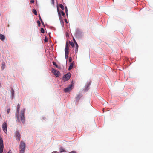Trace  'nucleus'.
I'll use <instances>...</instances> for the list:
<instances>
[{"label": "nucleus", "mask_w": 153, "mask_h": 153, "mask_svg": "<svg viewBox=\"0 0 153 153\" xmlns=\"http://www.w3.org/2000/svg\"><path fill=\"white\" fill-rule=\"evenodd\" d=\"M30 2L32 3H33L34 2V1L33 0H31L30 1Z\"/></svg>", "instance_id": "f704fd0d"}, {"label": "nucleus", "mask_w": 153, "mask_h": 153, "mask_svg": "<svg viewBox=\"0 0 153 153\" xmlns=\"http://www.w3.org/2000/svg\"><path fill=\"white\" fill-rule=\"evenodd\" d=\"M74 43H75V44L76 45V49L75 50V51H77L78 49V45L77 44V43L75 41V39H74Z\"/></svg>", "instance_id": "dca6fc26"}, {"label": "nucleus", "mask_w": 153, "mask_h": 153, "mask_svg": "<svg viewBox=\"0 0 153 153\" xmlns=\"http://www.w3.org/2000/svg\"><path fill=\"white\" fill-rule=\"evenodd\" d=\"M57 11L58 14V16L61 22V25H62V26H63L64 22L61 17L60 12L59 10L58 6H57Z\"/></svg>", "instance_id": "20e7f679"}, {"label": "nucleus", "mask_w": 153, "mask_h": 153, "mask_svg": "<svg viewBox=\"0 0 153 153\" xmlns=\"http://www.w3.org/2000/svg\"><path fill=\"white\" fill-rule=\"evenodd\" d=\"M15 136L17 137L16 139L18 141H19L20 140L21 135L18 131L16 130L15 132Z\"/></svg>", "instance_id": "0eeeda50"}, {"label": "nucleus", "mask_w": 153, "mask_h": 153, "mask_svg": "<svg viewBox=\"0 0 153 153\" xmlns=\"http://www.w3.org/2000/svg\"><path fill=\"white\" fill-rule=\"evenodd\" d=\"M65 22H66L67 23H68V22H67V20L66 19H65Z\"/></svg>", "instance_id": "4c0bfd02"}, {"label": "nucleus", "mask_w": 153, "mask_h": 153, "mask_svg": "<svg viewBox=\"0 0 153 153\" xmlns=\"http://www.w3.org/2000/svg\"><path fill=\"white\" fill-rule=\"evenodd\" d=\"M32 11L35 15H37V11L35 9H33Z\"/></svg>", "instance_id": "4be33fe9"}, {"label": "nucleus", "mask_w": 153, "mask_h": 153, "mask_svg": "<svg viewBox=\"0 0 153 153\" xmlns=\"http://www.w3.org/2000/svg\"><path fill=\"white\" fill-rule=\"evenodd\" d=\"M51 3L53 5H54V0H51Z\"/></svg>", "instance_id": "bb28decb"}, {"label": "nucleus", "mask_w": 153, "mask_h": 153, "mask_svg": "<svg viewBox=\"0 0 153 153\" xmlns=\"http://www.w3.org/2000/svg\"><path fill=\"white\" fill-rule=\"evenodd\" d=\"M73 85L72 84H71L69 86L64 88V91L65 92H67L70 91L72 88Z\"/></svg>", "instance_id": "1a4fd4ad"}, {"label": "nucleus", "mask_w": 153, "mask_h": 153, "mask_svg": "<svg viewBox=\"0 0 153 153\" xmlns=\"http://www.w3.org/2000/svg\"><path fill=\"white\" fill-rule=\"evenodd\" d=\"M37 23H38V26L39 27L40 26V22L38 20L37 21Z\"/></svg>", "instance_id": "c756f323"}, {"label": "nucleus", "mask_w": 153, "mask_h": 153, "mask_svg": "<svg viewBox=\"0 0 153 153\" xmlns=\"http://www.w3.org/2000/svg\"><path fill=\"white\" fill-rule=\"evenodd\" d=\"M25 147V142L21 141L19 145V148H20V153H24Z\"/></svg>", "instance_id": "f257e3e1"}, {"label": "nucleus", "mask_w": 153, "mask_h": 153, "mask_svg": "<svg viewBox=\"0 0 153 153\" xmlns=\"http://www.w3.org/2000/svg\"><path fill=\"white\" fill-rule=\"evenodd\" d=\"M65 13L67 15H68V9L66 6L65 7Z\"/></svg>", "instance_id": "393cba45"}, {"label": "nucleus", "mask_w": 153, "mask_h": 153, "mask_svg": "<svg viewBox=\"0 0 153 153\" xmlns=\"http://www.w3.org/2000/svg\"><path fill=\"white\" fill-rule=\"evenodd\" d=\"M61 15H62V16L64 17H65V13L63 11H61Z\"/></svg>", "instance_id": "b1692460"}, {"label": "nucleus", "mask_w": 153, "mask_h": 153, "mask_svg": "<svg viewBox=\"0 0 153 153\" xmlns=\"http://www.w3.org/2000/svg\"><path fill=\"white\" fill-rule=\"evenodd\" d=\"M70 45L71 46H72V47L74 46V44L73 42H70Z\"/></svg>", "instance_id": "cd10ccee"}, {"label": "nucleus", "mask_w": 153, "mask_h": 153, "mask_svg": "<svg viewBox=\"0 0 153 153\" xmlns=\"http://www.w3.org/2000/svg\"><path fill=\"white\" fill-rule=\"evenodd\" d=\"M4 145H0V153H3V151Z\"/></svg>", "instance_id": "4468645a"}, {"label": "nucleus", "mask_w": 153, "mask_h": 153, "mask_svg": "<svg viewBox=\"0 0 153 153\" xmlns=\"http://www.w3.org/2000/svg\"><path fill=\"white\" fill-rule=\"evenodd\" d=\"M73 63H71L70 65V66L68 68V70H71L73 68Z\"/></svg>", "instance_id": "a211bd4d"}, {"label": "nucleus", "mask_w": 153, "mask_h": 153, "mask_svg": "<svg viewBox=\"0 0 153 153\" xmlns=\"http://www.w3.org/2000/svg\"><path fill=\"white\" fill-rule=\"evenodd\" d=\"M82 97V95L81 94H79L76 97V100L77 101H78Z\"/></svg>", "instance_id": "ddd939ff"}, {"label": "nucleus", "mask_w": 153, "mask_h": 153, "mask_svg": "<svg viewBox=\"0 0 153 153\" xmlns=\"http://www.w3.org/2000/svg\"><path fill=\"white\" fill-rule=\"evenodd\" d=\"M81 32L79 31H77L76 33V34H79V33H81Z\"/></svg>", "instance_id": "72a5a7b5"}, {"label": "nucleus", "mask_w": 153, "mask_h": 153, "mask_svg": "<svg viewBox=\"0 0 153 153\" xmlns=\"http://www.w3.org/2000/svg\"><path fill=\"white\" fill-rule=\"evenodd\" d=\"M11 93L12 99H13L14 95V91L12 88L11 89Z\"/></svg>", "instance_id": "f8f14e48"}, {"label": "nucleus", "mask_w": 153, "mask_h": 153, "mask_svg": "<svg viewBox=\"0 0 153 153\" xmlns=\"http://www.w3.org/2000/svg\"><path fill=\"white\" fill-rule=\"evenodd\" d=\"M7 123L6 122L4 123L2 125V128L3 131L4 132L6 133L7 132Z\"/></svg>", "instance_id": "6e6552de"}, {"label": "nucleus", "mask_w": 153, "mask_h": 153, "mask_svg": "<svg viewBox=\"0 0 153 153\" xmlns=\"http://www.w3.org/2000/svg\"><path fill=\"white\" fill-rule=\"evenodd\" d=\"M48 39L47 37H45V39H44V41L45 42H48Z\"/></svg>", "instance_id": "7c9ffc66"}, {"label": "nucleus", "mask_w": 153, "mask_h": 153, "mask_svg": "<svg viewBox=\"0 0 153 153\" xmlns=\"http://www.w3.org/2000/svg\"><path fill=\"white\" fill-rule=\"evenodd\" d=\"M20 105L19 104H18L17 105V110H16V117L17 118V121L18 122H20V120H19V111L20 110Z\"/></svg>", "instance_id": "7ed1b4c3"}, {"label": "nucleus", "mask_w": 153, "mask_h": 153, "mask_svg": "<svg viewBox=\"0 0 153 153\" xmlns=\"http://www.w3.org/2000/svg\"><path fill=\"white\" fill-rule=\"evenodd\" d=\"M69 48L68 43H66L65 48V54H69Z\"/></svg>", "instance_id": "9b49d317"}, {"label": "nucleus", "mask_w": 153, "mask_h": 153, "mask_svg": "<svg viewBox=\"0 0 153 153\" xmlns=\"http://www.w3.org/2000/svg\"><path fill=\"white\" fill-rule=\"evenodd\" d=\"M10 111V108H9L8 109H7V114H9Z\"/></svg>", "instance_id": "c85d7f7f"}, {"label": "nucleus", "mask_w": 153, "mask_h": 153, "mask_svg": "<svg viewBox=\"0 0 153 153\" xmlns=\"http://www.w3.org/2000/svg\"><path fill=\"white\" fill-rule=\"evenodd\" d=\"M39 19L41 21V20H42V19H41V18L40 17V16H39Z\"/></svg>", "instance_id": "e433bc0d"}, {"label": "nucleus", "mask_w": 153, "mask_h": 153, "mask_svg": "<svg viewBox=\"0 0 153 153\" xmlns=\"http://www.w3.org/2000/svg\"><path fill=\"white\" fill-rule=\"evenodd\" d=\"M25 111V109H23L21 110V113L20 114V117L22 122L24 124L25 122V117H24V113Z\"/></svg>", "instance_id": "f03ea898"}, {"label": "nucleus", "mask_w": 153, "mask_h": 153, "mask_svg": "<svg viewBox=\"0 0 153 153\" xmlns=\"http://www.w3.org/2000/svg\"><path fill=\"white\" fill-rule=\"evenodd\" d=\"M71 74L70 73H68L65 75H64L63 77V80L64 81H66L69 79L71 77Z\"/></svg>", "instance_id": "423d86ee"}, {"label": "nucleus", "mask_w": 153, "mask_h": 153, "mask_svg": "<svg viewBox=\"0 0 153 153\" xmlns=\"http://www.w3.org/2000/svg\"><path fill=\"white\" fill-rule=\"evenodd\" d=\"M0 39L2 41H4L5 39V36L4 35L0 34Z\"/></svg>", "instance_id": "2eb2a0df"}, {"label": "nucleus", "mask_w": 153, "mask_h": 153, "mask_svg": "<svg viewBox=\"0 0 153 153\" xmlns=\"http://www.w3.org/2000/svg\"><path fill=\"white\" fill-rule=\"evenodd\" d=\"M59 7L62 10H64V7L62 4H59Z\"/></svg>", "instance_id": "412c9836"}, {"label": "nucleus", "mask_w": 153, "mask_h": 153, "mask_svg": "<svg viewBox=\"0 0 153 153\" xmlns=\"http://www.w3.org/2000/svg\"><path fill=\"white\" fill-rule=\"evenodd\" d=\"M72 61V59L71 57L69 58V62H71Z\"/></svg>", "instance_id": "473e14b6"}, {"label": "nucleus", "mask_w": 153, "mask_h": 153, "mask_svg": "<svg viewBox=\"0 0 153 153\" xmlns=\"http://www.w3.org/2000/svg\"><path fill=\"white\" fill-rule=\"evenodd\" d=\"M51 71L56 77H58L60 75V73L58 71L54 69L53 68H52V70Z\"/></svg>", "instance_id": "39448f33"}, {"label": "nucleus", "mask_w": 153, "mask_h": 153, "mask_svg": "<svg viewBox=\"0 0 153 153\" xmlns=\"http://www.w3.org/2000/svg\"><path fill=\"white\" fill-rule=\"evenodd\" d=\"M41 32L42 33H44L45 32L44 29L43 28H42L41 29Z\"/></svg>", "instance_id": "a878e982"}, {"label": "nucleus", "mask_w": 153, "mask_h": 153, "mask_svg": "<svg viewBox=\"0 0 153 153\" xmlns=\"http://www.w3.org/2000/svg\"><path fill=\"white\" fill-rule=\"evenodd\" d=\"M3 145V140L1 137V136H0V145Z\"/></svg>", "instance_id": "6ab92c4d"}, {"label": "nucleus", "mask_w": 153, "mask_h": 153, "mask_svg": "<svg viewBox=\"0 0 153 153\" xmlns=\"http://www.w3.org/2000/svg\"><path fill=\"white\" fill-rule=\"evenodd\" d=\"M68 54H65V59H68Z\"/></svg>", "instance_id": "2f4dec72"}, {"label": "nucleus", "mask_w": 153, "mask_h": 153, "mask_svg": "<svg viewBox=\"0 0 153 153\" xmlns=\"http://www.w3.org/2000/svg\"><path fill=\"white\" fill-rule=\"evenodd\" d=\"M59 151L60 152H62L65 151V149L62 147H60Z\"/></svg>", "instance_id": "f3484780"}, {"label": "nucleus", "mask_w": 153, "mask_h": 153, "mask_svg": "<svg viewBox=\"0 0 153 153\" xmlns=\"http://www.w3.org/2000/svg\"><path fill=\"white\" fill-rule=\"evenodd\" d=\"M91 83V81H90V82L88 83L85 86V89H84V91H87L89 89V87Z\"/></svg>", "instance_id": "9d476101"}, {"label": "nucleus", "mask_w": 153, "mask_h": 153, "mask_svg": "<svg viewBox=\"0 0 153 153\" xmlns=\"http://www.w3.org/2000/svg\"><path fill=\"white\" fill-rule=\"evenodd\" d=\"M41 22L43 25H44V22L42 20H41Z\"/></svg>", "instance_id": "c9c22d12"}, {"label": "nucleus", "mask_w": 153, "mask_h": 153, "mask_svg": "<svg viewBox=\"0 0 153 153\" xmlns=\"http://www.w3.org/2000/svg\"><path fill=\"white\" fill-rule=\"evenodd\" d=\"M5 63L4 62H3L2 63V66L1 67V68L2 70H3L5 68Z\"/></svg>", "instance_id": "aec40b11"}, {"label": "nucleus", "mask_w": 153, "mask_h": 153, "mask_svg": "<svg viewBox=\"0 0 153 153\" xmlns=\"http://www.w3.org/2000/svg\"><path fill=\"white\" fill-rule=\"evenodd\" d=\"M52 153H56V152H53Z\"/></svg>", "instance_id": "58836bf2"}, {"label": "nucleus", "mask_w": 153, "mask_h": 153, "mask_svg": "<svg viewBox=\"0 0 153 153\" xmlns=\"http://www.w3.org/2000/svg\"><path fill=\"white\" fill-rule=\"evenodd\" d=\"M53 65L54 66H55L57 68H58V65L56 63V62H54V61H53Z\"/></svg>", "instance_id": "5701e85b"}]
</instances>
